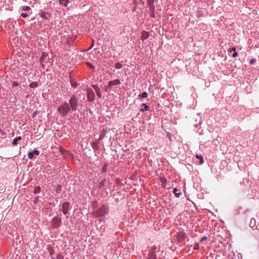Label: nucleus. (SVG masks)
I'll return each instance as SVG.
<instances>
[{
    "mask_svg": "<svg viewBox=\"0 0 259 259\" xmlns=\"http://www.w3.org/2000/svg\"><path fill=\"white\" fill-rule=\"evenodd\" d=\"M70 108L67 102L64 103L58 109V111L63 116H65L70 111Z\"/></svg>",
    "mask_w": 259,
    "mask_h": 259,
    "instance_id": "f257e3e1",
    "label": "nucleus"
},
{
    "mask_svg": "<svg viewBox=\"0 0 259 259\" xmlns=\"http://www.w3.org/2000/svg\"><path fill=\"white\" fill-rule=\"evenodd\" d=\"M69 103L70 105V109L73 111L77 110L78 105V99L75 97V96H73L71 97Z\"/></svg>",
    "mask_w": 259,
    "mask_h": 259,
    "instance_id": "f03ea898",
    "label": "nucleus"
},
{
    "mask_svg": "<svg viewBox=\"0 0 259 259\" xmlns=\"http://www.w3.org/2000/svg\"><path fill=\"white\" fill-rule=\"evenodd\" d=\"M108 212L106 206L103 205L99 209L97 210L96 212V215L97 217H101L106 214Z\"/></svg>",
    "mask_w": 259,
    "mask_h": 259,
    "instance_id": "7ed1b4c3",
    "label": "nucleus"
},
{
    "mask_svg": "<svg viewBox=\"0 0 259 259\" xmlns=\"http://www.w3.org/2000/svg\"><path fill=\"white\" fill-rule=\"evenodd\" d=\"M87 97L90 102L93 101L95 98V94L92 89H88Z\"/></svg>",
    "mask_w": 259,
    "mask_h": 259,
    "instance_id": "20e7f679",
    "label": "nucleus"
},
{
    "mask_svg": "<svg viewBox=\"0 0 259 259\" xmlns=\"http://www.w3.org/2000/svg\"><path fill=\"white\" fill-rule=\"evenodd\" d=\"M70 208V205L68 202H64L62 206V211L64 214H66L68 212Z\"/></svg>",
    "mask_w": 259,
    "mask_h": 259,
    "instance_id": "39448f33",
    "label": "nucleus"
},
{
    "mask_svg": "<svg viewBox=\"0 0 259 259\" xmlns=\"http://www.w3.org/2000/svg\"><path fill=\"white\" fill-rule=\"evenodd\" d=\"M47 56L48 55L46 53L43 52L41 54V57L39 59L40 62L41 64V66L43 68L45 67V59L47 58Z\"/></svg>",
    "mask_w": 259,
    "mask_h": 259,
    "instance_id": "423d86ee",
    "label": "nucleus"
},
{
    "mask_svg": "<svg viewBox=\"0 0 259 259\" xmlns=\"http://www.w3.org/2000/svg\"><path fill=\"white\" fill-rule=\"evenodd\" d=\"M61 220L60 218H55L52 221V225L54 228L58 227L61 224Z\"/></svg>",
    "mask_w": 259,
    "mask_h": 259,
    "instance_id": "0eeeda50",
    "label": "nucleus"
},
{
    "mask_svg": "<svg viewBox=\"0 0 259 259\" xmlns=\"http://www.w3.org/2000/svg\"><path fill=\"white\" fill-rule=\"evenodd\" d=\"M186 238V235L185 233L183 232H179L177 234V239L179 242H181L185 240Z\"/></svg>",
    "mask_w": 259,
    "mask_h": 259,
    "instance_id": "6e6552de",
    "label": "nucleus"
},
{
    "mask_svg": "<svg viewBox=\"0 0 259 259\" xmlns=\"http://www.w3.org/2000/svg\"><path fill=\"white\" fill-rule=\"evenodd\" d=\"M93 87L94 89V90H95L97 96L99 98H101V94L100 90L99 89V88L96 85H93Z\"/></svg>",
    "mask_w": 259,
    "mask_h": 259,
    "instance_id": "1a4fd4ad",
    "label": "nucleus"
},
{
    "mask_svg": "<svg viewBox=\"0 0 259 259\" xmlns=\"http://www.w3.org/2000/svg\"><path fill=\"white\" fill-rule=\"evenodd\" d=\"M69 3V0H59V4L64 7H67Z\"/></svg>",
    "mask_w": 259,
    "mask_h": 259,
    "instance_id": "9d476101",
    "label": "nucleus"
},
{
    "mask_svg": "<svg viewBox=\"0 0 259 259\" xmlns=\"http://www.w3.org/2000/svg\"><path fill=\"white\" fill-rule=\"evenodd\" d=\"M40 16H41V17H42L44 19H48L50 17V15L47 12H42L40 14Z\"/></svg>",
    "mask_w": 259,
    "mask_h": 259,
    "instance_id": "9b49d317",
    "label": "nucleus"
},
{
    "mask_svg": "<svg viewBox=\"0 0 259 259\" xmlns=\"http://www.w3.org/2000/svg\"><path fill=\"white\" fill-rule=\"evenodd\" d=\"M149 33L146 32V31H143L142 33V39L144 40V39H146L148 38L149 37Z\"/></svg>",
    "mask_w": 259,
    "mask_h": 259,
    "instance_id": "f8f14e48",
    "label": "nucleus"
},
{
    "mask_svg": "<svg viewBox=\"0 0 259 259\" xmlns=\"http://www.w3.org/2000/svg\"><path fill=\"white\" fill-rule=\"evenodd\" d=\"M120 83V81L118 79H116L112 81L109 82V85H117L119 84Z\"/></svg>",
    "mask_w": 259,
    "mask_h": 259,
    "instance_id": "ddd939ff",
    "label": "nucleus"
},
{
    "mask_svg": "<svg viewBox=\"0 0 259 259\" xmlns=\"http://www.w3.org/2000/svg\"><path fill=\"white\" fill-rule=\"evenodd\" d=\"M256 221L254 219L252 218L250 220L249 226L251 228H253L255 226Z\"/></svg>",
    "mask_w": 259,
    "mask_h": 259,
    "instance_id": "4468645a",
    "label": "nucleus"
},
{
    "mask_svg": "<svg viewBox=\"0 0 259 259\" xmlns=\"http://www.w3.org/2000/svg\"><path fill=\"white\" fill-rule=\"evenodd\" d=\"M21 140V137H18L14 139L13 141V144L14 146H16L17 144V142Z\"/></svg>",
    "mask_w": 259,
    "mask_h": 259,
    "instance_id": "2eb2a0df",
    "label": "nucleus"
},
{
    "mask_svg": "<svg viewBox=\"0 0 259 259\" xmlns=\"http://www.w3.org/2000/svg\"><path fill=\"white\" fill-rule=\"evenodd\" d=\"M196 157L197 159H199L200 160V162H199V164H202L203 163V162H204L203 158V157L201 155H197L196 156Z\"/></svg>",
    "mask_w": 259,
    "mask_h": 259,
    "instance_id": "dca6fc26",
    "label": "nucleus"
},
{
    "mask_svg": "<svg viewBox=\"0 0 259 259\" xmlns=\"http://www.w3.org/2000/svg\"><path fill=\"white\" fill-rule=\"evenodd\" d=\"M177 191H178V190H177V188L174 189L173 193L175 194V195H176V196L177 197H179L180 196V195H181V193H178Z\"/></svg>",
    "mask_w": 259,
    "mask_h": 259,
    "instance_id": "f3484780",
    "label": "nucleus"
},
{
    "mask_svg": "<svg viewBox=\"0 0 259 259\" xmlns=\"http://www.w3.org/2000/svg\"><path fill=\"white\" fill-rule=\"evenodd\" d=\"M160 180L161 183H162V186L165 188V184L166 183V179L164 178H161Z\"/></svg>",
    "mask_w": 259,
    "mask_h": 259,
    "instance_id": "a211bd4d",
    "label": "nucleus"
},
{
    "mask_svg": "<svg viewBox=\"0 0 259 259\" xmlns=\"http://www.w3.org/2000/svg\"><path fill=\"white\" fill-rule=\"evenodd\" d=\"M148 94L146 92H143L141 94L139 95V98H147Z\"/></svg>",
    "mask_w": 259,
    "mask_h": 259,
    "instance_id": "6ab92c4d",
    "label": "nucleus"
},
{
    "mask_svg": "<svg viewBox=\"0 0 259 259\" xmlns=\"http://www.w3.org/2000/svg\"><path fill=\"white\" fill-rule=\"evenodd\" d=\"M154 0H148V3L151 8H154Z\"/></svg>",
    "mask_w": 259,
    "mask_h": 259,
    "instance_id": "aec40b11",
    "label": "nucleus"
},
{
    "mask_svg": "<svg viewBox=\"0 0 259 259\" xmlns=\"http://www.w3.org/2000/svg\"><path fill=\"white\" fill-rule=\"evenodd\" d=\"M71 84L73 88H76L77 86V83L74 80H71Z\"/></svg>",
    "mask_w": 259,
    "mask_h": 259,
    "instance_id": "412c9836",
    "label": "nucleus"
},
{
    "mask_svg": "<svg viewBox=\"0 0 259 259\" xmlns=\"http://www.w3.org/2000/svg\"><path fill=\"white\" fill-rule=\"evenodd\" d=\"M37 86V83L36 82H32L29 84V87L31 88H36Z\"/></svg>",
    "mask_w": 259,
    "mask_h": 259,
    "instance_id": "4be33fe9",
    "label": "nucleus"
},
{
    "mask_svg": "<svg viewBox=\"0 0 259 259\" xmlns=\"http://www.w3.org/2000/svg\"><path fill=\"white\" fill-rule=\"evenodd\" d=\"M40 191V188L39 186L36 187L33 191V193L35 194H37L39 193Z\"/></svg>",
    "mask_w": 259,
    "mask_h": 259,
    "instance_id": "5701e85b",
    "label": "nucleus"
},
{
    "mask_svg": "<svg viewBox=\"0 0 259 259\" xmlns=\"http://www.w3.org/2000/svg\"><path fill=\"white\" fill-rule=\"evenodd\" d=\"M148 259H156V257L154 253H151L150 254Z\"/></svg>",
    "mask_w": 259,
    "mask_h": 259,
    "instance_id": "b1692460",
    "label": "nucleus"
},
{
    "mask_svg": "<svg viewBox=\"0 0 259 259\" xmlns=\"http://www.w3.org/2000/svg\"><path fill=\"white\" fill-rule=\"evenodd\" d=\"M143 105L145 106V108L144 109H141L140 110L141 111H144V110L148 111L149 110V107L148 106H147L145 104H143Z\"/></svg>",
    "mask_w": 259,
    "mask_h": 259,
    "instance_id": "393cba45",
    "label": "nucleus"
},
{
    "mask_svg": "<svg viewBox=\"0 0 259 259\" xmlns=\"http://www.w3.org/2000/svg\"><path fill=\"white\" fill-rule=\"evenodd\" d=\"M28 157L29 159H32L34 157L33 153V152L28 153Z\"/></svg>",
    "mask_w": 259,
    "mask_h": 259,
    "instance_id": "a878e982",
    "label": "nucleus"
},
{
    "mask_svg": "<svg viewBox=\"0 0 259 259\" xmlns=\"http://www.w3.org/2000/svg\"><path fill=\"white\" fill-rule=\"evenodd\" d=\"M61 191V185H58L57 186V187L56 188V191L57 193H60Z\"/></svg>",
    "mask_w": 259,
    "mask_h": 259,
    "instance_id": "bb28decb",
    "label": "nucleus"
},
{
    "mask_svg": "<svg viewBox=\"0 0 259 259\" xmlns=\"http://www.w3.org/2000/svg\"><path fill=\"white\" fill-rule=\"evenodd\" d=\"M22 10L23 11H29L30 10V8L29 6H24Z\"/></svg>",
    "mask_w": 259,
    "mask_h": 259,
    "instance_id": "cd10ccee",
    "label": "nucleus"
},
{
    "mask_svg": "<svg viewBox=\"0 0 259 259\" xmlns=\"http://www.w3.org/2000/svg\"><path fill=\"white\" fill-rule=\"evenodd\" d=\"M122 65L120 63H116L115 67L116 69H120L122 67Z\"/></svg>",
    "mask_w": 259,
    "mask_h": 259,
    "instance_id": "c85d7f7f",
    "label": "nucleus"
},
{
    "mask_svg": "<svg viewBox=\"0 0 259 259\" xmlns=\"http://www.w3.org/2000/svg\"><path fill=\"white\" fill-rule=\"evenodd\" d=\"M32 152L33 153V155L35 154L36 155H38L39 154V151L36 150H34Z\"/></svg>",
    "mask_w": 259,
    "mask_h": 259,
    "instance_id": "c756f323",
    "label": "nucleus"
},
{
    "mask_svg": "<svg viewBox=\"0 0 259 259\" xmlns=\"http://www.w3.org/2000/svg\"><path fill=\"white\" fill-rule=\"evenodd\" d=\"M255 62H256V59H252L250 60V64L251 65H252V64H254V63H255Z\"/></svg>",
    "mask_w": 259,
    "mask_h": 259,
    "instance_id": "7c9ffc66",
    "label": "nucleus"
},
{
    "mask_svg": "<svg viewBox=\"0 0 259 259\" xmlns=\"http://www.w3.org/2000/svg\"><path fill=\"white\" fill-rule=\"evenodd\" d=\"M18 84H19V83L18 82H17L16 81H14L12 84V87H15L18 86Z\"/></svg>",
    "mask_w": 259,
    "mask_h": 259,
    "instance_id": "2f4dec72",
    "label": "nucleus"
},
{
    "mask_svg": "<svg viewBox=\"0 0 259 259\" xmlns=\"http://www.w3.org/2000/svg\"><path fill=\"white\" fill-rule=\"evenodd\" d=\"M199 245L198 244H195L194 246V249H197L199 248Z\"/></svg>",
    "mask_w": 259,
    "mask_h": 259,
    "instance_id": "473e14b6",
    "label": "nucleus"
},
{
    "mask_svg": "<svg viewBox=\"0 0 259 259\" xmlns=\"http://www.w3.org/2000/svg\"><path fill=\"white\" fill-rule=\"evenodd\" d=\"M21 16L23 17V18H26L28 16V15L27 14H25V13H22L21 14Z\"/></svg>",
    "mask_w": 259,
    "mask_h": 259,
    "instance_id": "72a5a7b5",
    "label": "nucleus"
},
{
    "mask_svg": "<svg viewBox=\"0 0 259 259\" xmlns=\"http://www.w3.org/2000/svg\"><path fill=\"white\" fill-rule=\"evenodd\" d=\"M88 66H89V67H90V68H92V69H94V66H93L92 64H91V63H88Z\"/></svg>",
    "mask_w": 259,
    "mask_h": 259,
    "instance_id": "f704fd0d",
    "label": "nucleus"
},
{
    "mask_svg": "<svg viewBox=\"0 0 259 259\" xmlns=\"http://www.w3.org/2000/svg\"><path fill=\"white\" fill-rule=\"evenodd\" d=\"M238 56V54L236 52H234L233 55H232V56L233 57L235 58V57H236L237 56Z\"/></svg>",
    "mask_w": 259,
    "mask_h": 259,
    "instance_id": "c9c22d12",
    "label": "nucleus"
},
{
    "mask_svg": "<svg viewBox=\"0 0 259 259\" xmlns=\"http://www.w3.org/2000/svg\"><path fill=\"white\" fill-rule=\"evenodd\" d=\"M236 49L235 47H233L232 48L231 50L230 51V52L234 51V52H236Z\"/></svg>",
    "mask_w": 259,
    "mask_h": 259,
    "instance_id": "e433bc0d",
    "label": "nucleus"
},
{
    "mask_svg": "<svg viewBox=\"0 0 259 259\" xmlns=\"http://www.w3.org/2000/svg\"><path fill=\"white\" fill-rule=\"evenodd\" d=\"M206 239H207L206 237H203V238H201V241L202 242L203 241L206 240Z\"/></svg>",
    "mask_w": 259,
    "mask_h": 259,
    "instance_id": "4c0bfd02",
    "label": "nucleus"
},
{
    "mask_svg": "<svg viewBox=\"0 0 259 259\" xmlns=\"http://www.w3.org/2000/svg\"><path fill=\"white\" fill-rule=\"evenodd\" d=\"M93 46V45H92V46H91V48H92Z\"/></svg>",
    "mask_w": 259,
    "mask_h": 259,
    "instance_id": "58836bf2",
    "label": "nucleus"
},
{
    "mask_svg": "<svg viewBox=\"0 0 259 259\" xmlns=\"http://www.w3.org/2000/svg\"><path fill=\"white\" fill-rule=\"evenodd\" d=\"M93 46V45H92V46H91V48H92Z\"/></svg>",
    "mask_w": 259,
    "mask_h": 259,
    "instance_id": "ea45409f",
    "label": "nucleus"
},
{
    "mask_svg": "<svg viewBox=\"0 0 259 259\" xmlns=\"http://www.w3.org/2000/svg\"><path fill=\"white\" fill-rule=\"evenodd\" d=\"M93 46V45H92V46H91V48H92Z\"/></svg>",
    "mask_w": 259,
    "mask_h": 259,
    "instance_id": "a19ab883",
    "label": "nucleus"
},
{
    "mask_svg": "<svg viewBox=\"0 0 259 259\" xmlns=\"http://www.w3.org/2000/svg\"><path fill=\"white\" fill-rule=\"evenodd\" d=\"M103 169H104V170H105V166H104V167H103Z\"/></svg>",
    "mask_w": 259,
    "mask_h": 259,
    "instance_id": "79ce46f5",
    "label": "nucleus"
}]
</instances>
